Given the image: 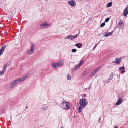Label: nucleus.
<instances>
[{
	"label": "nucleus",
	"mask_w": 128,
	"mask_h": 128,
	"mask_svg": "<svg viewBox=\"0 0 128 128\" xmlns=\"http://www.w3.org/2000/svg\"><path fill=\"white\" fill-rule=\"evenodd\" d=\"M83 95L85 97H86V95L85 94H83Z\"/></svg>",
	"instance_id": "37"
},
{
	"label": "nucleus",
	"mask_w": 128,
	"mask_h": 128,
	"mask_svg": "<svg viewBox=\"0 0 128 128\" xmlns=\"http://www.w3.org/2000/svg\"><path fill=\"white\" fill-rule=\"evenodd\" d=\"M19 80H18L17 79L14 80H13L11 83L10 84V88H13L17 84H18L19 83Z\"/></svg>",
	"instance_id": "2"
},
{
	"label": "nucleus",
	"mask_w": 128,
	"mask_h": 128,
	"mask_svg": "<svg viewBox=\"0 0 128 128\" xmlns=\"http://www.w3.org/2000/svg\"><path fill=\"white\" fill-rule=\"evenodd\" d=\"M4 73H3L2 72V71H0V76L2 74H3Z\"/></svg>",
	"instance_id": "33"
},
{
	"label": "nucleus",
	"mask_w": 128,
	"mask_h": 128,
	"mask_svg": "<svg viewBox=\"0 0 128 128\" xmlns=\"http://www.w3.org/2000/svg\"><path fill=\"white\" fill-rule=\"evenodd\" d=\"M120 58L119 59L118 58H116V61L112 62V63H115L118 64L121 61L120 60Z\"/></svg>",
	"instance_id": "13"
},
{
	"label": "nucleus",
	"mask_w": 128,
	"mask_h": 128,
	"mask_svg": "<svg viewBox=\"0 0 128 128\" xmlns=\"http://www.w3.org/2000/svg\"><path fill=\"white\" fill-rule=\"evenodd\" d=\"M78 36V34H77L75 36H74L75 38H77V36Z\"/></svg>",
	"instance_id": "34"
},
{
	"label": "nucleus",
	"mask_w": 128,
	"mask_h": 128,
	"mask_svg": "<svg viewBox=\"0 0 128 128\" xmlns=\"http://www.w3.org/2000/svg\"><path fill=\"white\" fill-rule=\"evenodd\" d=\"M76 49H73L72 50V52H75L76 51Z\"/></svg>",
	"instance_id": "27"
},
{
	"label": "nucleus",
	"mask_w": 128,
	"mask_h": 128,
	"mask_svg": "<svg viewBox=\"0 0 128 128\" xmlns=\"http://www.w3.org/2000/svg\"><path fill=\"white\" fill-rule=\"evenodd\" d=\"M105 24L104 22L102 23L100 25L101 27H103L105 25Z\"/></svg>",
	"instance_id": "26"
},
{
	"label": "nucleus",
	"mask_w": 128,
	"mask_h": 128,
	"mask_svg": "<svg viewBox=\"0 0 128 128\" xmlns=\"http://www.w3.org/2000/svg\"><path fill=\"white\" fill-rule=\"evenodd\" d=\"M83 61H84L83 60H81V61H80V63L79 64V65L80 66L82 65V64L83 63Z\"/></svg>",
	"instance_id": "24"
},
{
	"label": "nucleus",
	"mask_w": 128,
	"mask_h": 128,
	"mask_svg": "<svg viewBox=\"0 0 128 128\" xmlns=\"http://www.w3.org/2000/svg\"><path fill=\"white\" fill-rule=\"evenodd\" d=\"M62 64L61 62H58L57 63H54L52 64V66L54 68H58L62 66Z\"/></svg>",
	"instance_id": "3"
},
{
	"label": "nucleus",
	"mask_w": 128,
	"mask_h": 128,
	"mask_svg": "<svg viewBox=\"0 0 128 128\" xmlns=\"http://www.w3.org/2000/svg\"><path fill=\"white\" fill-rule=\"evenodd\" d=\"M124 66H122L120 68V70L121 71V72L122 73H123L125 72V70H124Z\"/></svg>",
	"instance_id": "17"
},
{
	"label": "nucleus",
	"mask_w": 128,
	"mask_h": 128,
	"mask_svg": "<svg viewBox=\"0 0 128 128\" xmlns=\"http://www.w3.org/2000/svg\"><path fill=\"white\" fill-rule=\"evenodd\" d=\"M80 105V106L78 107V111L79 113L81 112L82 109L85 107L86 105V104H84V105L82 104Z\"/></svg>",
	"instance_id": "5"
},
{
	"label": "nucleus",
	"mask_w": 128,
	"mask_h": 128,
	"mask_svg": "<svg viewBox=\"0 0 128 128\" xmlns=\"http://www.w3.org/2000/svg\"><path fill=\"white\" fill-rule=\"evenodd\" d=\"M110 19V18H106L105 20V22H108L109 20Z\"/></svg>",
	"instance_id": "29"
},
{
	"label": "nucleus",
	"mask_w": 128,
	"mask_h": 128,
	"mask_svg": "<svg viewBox=\"0 0 128 128\" xmlns=\"http://www.w3.org/2000/svg\"><path fill=\"white\" fill-rule=\"evenodd\" d=\"M112 2L108 3L107 5L106 6L108 7H110L112 6Z\"/></svg>",
	"instance_id": "18"
},
{
	"label": "nucleus",
	"mask_w": 128,
	"mask_h": 128,
	"mask_svg": "<svg viewBox=\"0 0 128 128\" xmlns=\"http://www.w3.org/2000/svg\"><path fill=\"white\" fill-rule=\"evenodd\" d=\"M113 32H110L108 33L110 34V36L113 33Z\"/></svg>",
	"instance_id": "35"
},
{
	"label": "nucleus",
	"mask_w": 128,
	"mask_h": 128,
	"mask_svg": "<svg viewBox=\"0 0 128 128\" xmlns=\"http://www.w3.org/2000/svg\"><path fill=\"white\" fill-rule=\"evenodd\" d=\"M113 76L112 74L109 77V80H112L113 78Z\"/></svg>",
	"instance_id": "28"
},
{
	"label": "nucleus",
	"mask_w": 128,
	"mask_h": 128,
	"mask_svg": "<svg viewBox=\"0 0 128 128\" xmlns=\"http://www.w3.org/2000/svg\"><path fill=\"white\" fill-rule=\"evenodd\" d=\"M88 73V72H85L83 73L82 75H84L87 74Z\"/></svg>",
	"instance_id": "32"
},
{
	"label": "nucleus",
	"mask_w": 128,
	"mask_h": 128,
	"mask_svg": "<svg viewBox=\"0 0 128 128\" xmlns=\"http://www.w3.org/2000/svg\"><path fill=\"white\" fill-rule=\"evenodd\" d=\"M6 47V45L1 47L0 49V55L2 54Z\"/></svg>",
	"instance_id": "12"
},
{
	"label": "nucleus",
	"mask_w": 128,
	"mask_h": 128,
	"mask_svg": "<svg viewBox=\"0 0 128 128\" xmlns=\"http://www.w3.org/2000/svg\"><path fill=\"white\" fill-rule=\"evenodd\" d=\"M48 24L46 23H45L43 24L40 25V27L42 28H44L48 26Z\"/></svg>",
	"instance_id": "14"
},
{
	"label": "nucleus",
	"mask_w": 128,
	"mask_h": 128,
	"mask_svg": "<svg viewBox=\"0 0 128 128\" xmlns=\"http://www.w3.org/2000/svg\"><path fill=\"white\" fill-rule=\"evenodd\" d=\"M71 37V38H70V39L73 40L75 38L74 36H72Z\"/></svg>",
	"instance_id": "31"
},
{
	"label": "nucleus",
	"mask_w": 128,
	"mask_h": 128,
	"mask_svg": "<svg viewBox=\"0 0 128 128\" xmlns=\"http://www.w3.org/2000/svg\"><path fill=\"white\" fill-rule=\"evenodd\" d=\"M42 108L43 110H46L48 108V107L46 106H44L42 107Z\"/></svg>",
	"instance_id": "22"
},
{
	"label": "nucleus",
	"mask_w": 128,
	"mask_h": 128,
	"mask_svg": "<svg viewBox=\"0 0 128 128\" xmlns=\"http://www.w3.org/2000/svg\"><path fill=\"white\" fill-rule=\"evenodd\" d=\"M96 72H95L94 70L90 74V76H92L94 75Z\"/></svg>",
	"instance_id": "20"
},
{
	"label": "nucleus",
	"mask_w": 128,
	"mask_h": 128,
	"mask_svg": "<svg viewBox=\"0 0 128 128\" xmlns=\"http://www.w3.org/2000/svg\"><path fill=\"white\" fill-rule=\"evenodd\" d=\"M75 70H76L75 69V68L74 69H72V71H74Z\"/></svg>",
	"instance_id": "36"
},
{
	"label": "nucleus",
	"mask_w": 128,
	"mask_h": 128,
	"mask_svg": "<svg viewBox=\"0 0 128 128\" xmlns=\"http://www.w3.org/2000/svg\"><path fill=\"white\" fill-rule=\"evenodd\" d=\"M62 108L64 109L68 110L70 108V105L68 102H64L61 104Z\"/></svg>",
	"instance_id": "1"
},
{
	"label": "nucleus",
	"mask_w": 128,
	"mask_h": 128,
	"mask_svg": "<svg viewBox=\"0 0 128 128\" xmlns=\"http://www.w3.org/2000/svg\"><path fill=\"white\" fill-rule=\"evenodd\" d=\"M7 67V64H5L3 66V70L2 71V72L3 73H4L5 72Z\"/></svg>",
	"instance_id": "16"
},
{
	"label": "nucleus",
	"mask_w": 128,
	"mask_h": 128,
	"mask_svg": "<svg viewBox=\"0 0 128 128\" xmlns=\"http://www.w3.org/2000/svg\"><path fill=\"white\" fill-rule=\"evenodd\" d=\"M28 77L26 75L22 77L21 78H18V80H19L18 81L19 82H22L25 80L26 78Z\"/></svg>",
	"instance_id": "9"
},
{
	"label": "nucleus",
	"mask_w": 128,
	"mask_h": 128,
	"mask_svg": "<svg viewBox=\"0 0 128 128\" xmlns=\"http://www.w3.org/2000/svg\"><path fill=\"white\" fill-rule=\"evenodd\" d=\"M79 103L80 104L83 105L84 104H86V105L87 104V102H86V100L84 98H82L79 101Z\"/></svg>",
	"instance_id": "6"
},
{
	"label": "nucleus",
	"mask_w": 128,
	"mask_h": 128,
	"mask_svg": "<svg viewBox=\"0 0 128 128\" xmlns=\"http://www.w3.org/2000/svg\"><path fill=\"white\" fill-rule=\"evenodd\" d=\"M75 46H76L78 48H81L82 46V44L79 43H77V44H75Z\"/></svg>",
	"instance_id": "15"
},
{
	"label": "nucleus",
	"mask_w": 128,
	"mask_h": 128,
	"mask_svg": "<svg viewBox=\"0 0 128 128\" xmlns=\"http://www.w3.org/2000/svg\"><path fill=\"white\" fill-rule=\"evenodd\" d=\"M128 14V7L127 6L124 10L123 12V15L124 16H126Z\"/></svg>",
	"instance_id": "8"
},
{
	"label": "nucleus",
	"mask_w": 128,
	"mask_h": 128,
	"mask_svg": "<svg viewBox=\"0 0 128 128\" xmlns=\"http://www.w3.org/2000/svg\"><path fill=\"white\" fill-rule=\"evenodd\" d=\"M34 48V46L33 45H32L31 49L28 50V51L27 52V54H29L33 53L34 52L33 50Z\"/></svg>",
	"instance_id": "10"
},
{
	"label": "nucleus",
	"mask_w": 128,
	"mask_h": 128,
	"mask_svg": "<svg viewBox=\"0 0 128 128\" xmlns=\"http://www.w3.org/2000/svg\"><path fill=\"white\" fill-rule=\"evenodd\" d=\"M100 68V67H98L96 68L94 70L96 72L98 71Z\"/></svg>",
	"instance_id": "19"
},
{
	"label": "nucleus",
	"mask_w": 128,
	"mask_h": 128,
	"mask_svg": "<svg viewBox=\"0 0 128 128\" xmlns=\"http://www.w3.org/2000/svg\"><path fill=\"white\" fill-rule=\"evenodd\" d=\"M118 126H116L115 127H114V128H118Z\"/></svg>",
	"instance_id": "38"
},
{
	"label": "nucleus",
	"mask_w": 128,
	"mask_h": 128,
	"mask_svg": "<svg viewBox=\"0 0 128 128\" xmlns=\"http://www.w3.org/2000/svg\"><path fill=\"white\" fill-rule=\"evenodd\" d=\"M67 78L68 80H70L71 79V76H70L69 74H68L67 76Z\"/></svg>",
	"instance_id": "21"
},
{
	"label": "nucleus",
	"mask_w": 128,
	"mask_h": 128,
	"mask_svg": "<svg viewBox=\"0 0 128 128\" xmlns=\"http://www.w3.org/2000/svg\"><path fill=\"white\" fill-rule=\"evenodd\" d=\"M110 36V34H109L108 33V34H105L104 35V36H106V37H107V36Z\"/></svg>",
	"instance_id": "30"
},
{
	"label": "nucleus",
	"mask_w": 128,
	"mask_h": 128,
	"mask_svg": "<svg viewBox=\"0 0 128 128\" xmlns=\"http://www.w3.org/2000/svg\"><path fill=\"white\" fill-rule=\"evenodd\" d=\"M68 4L70 6H74L76 4V3L75 1L72 0L68 2Z\"/></svg>",
	"instance_id": "4"
},
{
	"label": "nucleus",
	"mask_w": 128,
	"mask_h": 128,
	"mask_svg": "<svg viewBox=\"0 0 128 128\" xmlns=\"http://www.w3.org/2000/svg\"><path fill=\"white\" fill-rule=\"evenodd\" d=\"M80 66L79 64L76 65L75 67V69L77 70L80 67Z\"/></svg>",
	"instance_id": "23"
},
{
	"label": "nucleus",
	"mask_w": 128,
	"mask_h": 128,
	"mask_svg": "<svg viewBox=\"0 0 128 128\" xmlns=\"http://www.w3.org/2000/svg\"><path fill=\"white\" fill-rule=\"evenodd\" d=\"M123 24V21H119L118 22V28H121L122 27V25ZM124 27V26H123Z\"/></svg>",
	"instance_id": "7"
},
{
	"label": "nucleus",
	"mask_w": 128,
	"mask_h": 128,
	"mask_svg": "<svg viewBox=\"0 0 128 128\" xmlns=\"http://www.w3.org/2000/svg\"><path fill=\"white\" fill-rule=\"evenodd\" d=\"M72 36V35H70L68 36L65 38V39H70V38H71L70 37Z\"/></svg>",
	"instance_id": "25"
},
{
	"label": "nucleus",
	"mask_w": 128,
	"mask_h": 128,
	"mask_svg": "<svg viewBox=\"0 0 128 128\" xmlns=\"http://www.w3.org/2000/svg\"><path fill=\"white\" fill-rule=\"evenodd\" d=\"M122 98H119L117 102L116 103V105H119L122 102Z\"/></svg>",
	"instance_id": "11"
}]
</instances>
